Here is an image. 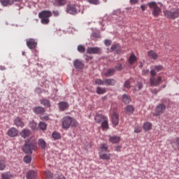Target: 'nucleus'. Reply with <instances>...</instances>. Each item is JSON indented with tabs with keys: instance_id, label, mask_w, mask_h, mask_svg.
Segmentation results:
<instances>
[{
	"instance_id": "nucleus-8",
	"label": "nucleus",
	"mask_w": 179,
	"mask_h": 179,
	"mask_svg": "<svg viewBox=\"0 0 179 179\" xmlns=\"http://www.w3.org/2000/svg\"><path fill=\"white\" fill-rule=\"evenodd\" d=\"M27 45L29 50H34V48L37 47V42L36 41V39L29 38L27 39Z\"/></svg>"
},
{
	"instance_id": "nucleus-33",
	"label": "nucleus",
	"mask_w": 179,
	"mask_h": 179,
	"mask_svg": "<svg viewBox=\"0 0 179 179\" xmlns=\"http://www.w3.org/2000/svg\"><path fill=\"white\" fill-rule=\"evenodd\" d=\"M101 128L102 129H108V121L107 120V118L102 122Z\"/></svg>"
},
{
	"instance_id": "nucleus-32",
	"label": "nucleus",
	"mask_w": 179,
	"mask_h": 179,
	"mask_svg": "<svg viewBox=\"0 0 179 179\" xmlns=\"http://www.w3.org/2000/svg\"><path fill=\"white\" fill-rule=\"evenodd\" d=\"M143 129L145 131H150V129H152V123H150V122L144 123Z\"/></svg>"
},
{
	"instance_id": "nucleus-22",
	"label": "nucleus",
	"mask_w": 179,
	"mask_h": 179,
	"mask_svg": "<svg viewBox=\"0 0 179 179\" xmlns=\"http://www.w3.org/2000/svg\"><path fill=\"white\" fill-rule=\"evenodd\" d=\"M135 111V108L132 105H129L124 108L126 114H132Z\"/></svg>"
},
{
	"instance_id": "nucleus-4",
	"label": "nucleus",
	"mask_w": 179,
	"mask_h": 179,
	"mask_svg": "<svg viewBox=\"0 0 179 179\" xmlns=\"http://www.w3.org/2000/svg\"><path fill=\"white\" fill-rule=\"evenodd\" d=\"M164 15L169 19H177L179 17V9L178 8H172L170 10L164 11Z\"/></svg>"
},
{
	"instance_id": "nucleus-25",
	"label": "nucleus",
	"mask_w": 179,
	"mask_h": 179,
	"mask_svg": "<svg viewBox=\"0 0 179 179\" xmlns=\"http://www.w3.org/2000/svg\"><path fill=\"white\" fill-rule=\"evenodd\" d=\"M122 101L124 104H129L131 103V96H128L127 94L122 95Z\"/></svg>"
},
{
	"instance_id": "nucleus-1",
	"label": "nucleus",
	"mask_w": 179,
	"mask_h": 179,
	"mask_svg": "<svg viewBox=\"0 0 179 179\" xmlns=\"http://www.w3.org/2000/svg\"><path fill=\"white\" fill-rule=\"evenodd\" d=\"M62 122L63 129H69L71 125H72V127H76L78 125L76 120L73 119L71 116L64 117L62 120Z\"/></svg>"
},
{
	"instance_id": "nucleus-23",
	"label": "nucleus",
	"mask_w": 179,
	"mask_h": 179,
	"mask_svg": "<svg viewBox=\"0 0 179 179\" xmlns=\"http://www.w3.org/2000/svg\"><path fill=\"white\" fill-rule=\"evenodd\" d=\"M99 157L102 160H109L110 154L108 152H99Z\"/></svg>"
},
{
	"instance_id": "nucleus-24",
	"label": "nucleus",
	"mask_w": 179,
	"mask_h": 179,
	"mask_svg": "<svg viewBox=\"0 0 179 179\" xmlns=\"http://www.w3.org/2000/svg\"><path fill=\"white\" fill-rule=\"evenodd\" d=\"M148 54V57H150L151 59H157V58H159V55H157V53H156L153 50L149 51Z\"/></svg>"
},
{
	"instance_id": "nucleus-2",
	"label": "nucleus",
	"mask_w": 179,
	"mask_h": 179,
	"mask_svg": "<svg viewBox=\"0 0 179 179\" xmlns=\"http://www.w3.org/2000/svg\"><path fill=\"white\" fill-rule=\"evenodd\" d=\"M52 16V13L50 10H44L38 13V17L41 19L42 24H48L50 18Z\"/></svg>"
},
{
	"instance_id": "nucleus-42",
	"label": "nucleus",
	"mask_w": 179,
	"mask_h": 179,
	"mask_svg": "<svg viewBox=\"0 0 179 179\" xmlns=\"http://www.w3.org/2000/svg\"><path fill=\"white\" fill-rule=\"evenodd\" d=\"M106 78H110V76H113V69H109L106 73H105Z\"/></svg>"
},
{
	"instance_id": "nucleus-38",
	"label": "nucleus",
	"mask_w": 179,
	"mask_h": 179,
	"mask_svg": "<svg viewBox=\"0 0 179 179\" xmlns=\"http://www.w3.org/2000/svg\"><path fill=\"white\" fill-rule=\"evenodd\" d=\"M96 93L98 94H104V93H106V89H103L100 87H98L96 88Z\"/></svg>"
},
{
	"instance_id": "nucleus-50",
	"label": "nucleus",
	"mask_w": 179,
	"mask_h": 179,
	"mask_svg": "<svg viewBox=\"0 0 179 179\" xmlns=\"http://www.w3.org/2000/svg\"><path fill=\"white\" fill-rule=\"evenodd\" d=\"M85 61L86 62H88L89 61L93 59V57L92 56H89L87 55H85Z\"/></svg>"
},
{
	"instance_id": "nucleus-19",
	"label": "nucleus",
	"mask_w": 179,
	"mask_h": 179,
	"mask_svg": "<svg viewBox=\"0 0 179 179\" xmlns=\"http://www.w3.org/2000/svg\"><path fill=\"white\" fill-rule=\"evenodd\" d=\"M113 124L115 127L118 125V123L120 122V118H119L118 114H117V113H115V112L113 113Z\"/></svg>"
},
{
	"instance_id": "nucleus-10",
	"label": "nucleus",
	"mask_w": 179,
	"mask_h": 179,
	"mask_svg": "<svg viewBox=\"0 0 179 179\" xmlns=\"http://www.w3.org/2000/svg\"><path fill=\"white\" fill-rule=\"evenodd\" d=\"M162 80V76H159L157 79H156L155 77H150V86H159Z\"/></svg>"
},
{
	"instance_id": "nucleus-37",
	"label": "nucleus",
	"mask_w": 179,
	"mask_h": 179,
	"mask_svg": "<svg viewBox=\"0 0 179 179\" xmlns=\"http://www.w3.org/2000/svg\"><path fill=\"white\" fill-rule=\"evenodd\" d=\"M1 3L3 6H8V5H12L10 0H1Z\"/></svg>"
},
{
	"instance_id": "nucleus-15",
	"label": "nucleus",
	"mask_w": 179,
	"mask_h": 179,
	"mask_svg": "<svg viewBox=\"0 0 179 179\" xmlns=\"http://www.w3.org/2000/svg\"><path fill=\"white\" fill-rule=\"evenodd\" d=\"M66 2H68V0H53V5L55 6H64V5H66Z\"/></svg>"
},
{
	"instance_id": "nucleus-16",
	"label": "nucleus",
	"mask_w": 179,
	"mask_h": 179,
	"mask_svg": "<svg viewBox=\"0 0 179 179\" xmlns=\"http://www.w3.org/2000/svg\"><path fill=\"white\" fill-rule=\"evenodd\" d=\"M37 178V173L36 171L31 170L27 173V179H36Z\"/></svg>"
},
{
	"instance_id": "nucleus-26",
	"label": "nucleus",
	"mask_w": 179,
	"mask_h": 179,
	"mask_svg": "<svg viewBox=\"0 0 179 179\" xmlns=\"http://www.w3.org/2000/svg\"><path fill=\"white\" fill-rule=\"evenodd\" d=\"M99 152L108 153V145L107 144H101Z\"/></svg>"
},
{
	"instance_id": "nucleus-47",
	"label": "nucleus",
	"mask_w": 179,
	"mask_h": 179,
	"mask_svg": "<svg viewBox=\"0 0 179 179\" xmlns=\"http://www.w3.org/2000/svg\"><path fill=\"white\" fill-rule=\"evenodd\" d=\"M45 174L46 176V178H48V179L52 178V173L51 172L46 171L45 172Z\"/></svg>"
},
{
	"instance_id": "nucleus-28",
	"label": "nucleus",
	"mask_w": 179,
	"mask_h": 179,
	"mask_svg": "<svg viewBox=\"0 0 179 179\" xmlns=\"http://www.w3.org/2000/svg\"><path fill=\"white\" fill-rule=\"evenodd\" d=\"M38 146H40V148H41V149L44 150L46 148V143L45 141H44L43 138H40L38 141Z\"/></svg>"
},
{
	"instance_id": "nucleus-41",
	"label": "nucleus",
	"mask_w": 179,
	"mask_h": 179,
	"mask_svg": "<svg viewBox=\"0 0 179 179\" xmlns=\"http://www.w3.org/2000/svg\"><path fill=\"white\" fill-rule=\"evenodd\" d=\"M111 83H113V80L111 79H106L103 80V85H105L106 86H108L111 85Z\"/></svg>"
},
{
	"instance_id": "nucleus-63",
	"label": "nucleus",
	"mask_w": 179,
	"mask_h": 179,
	"mask_svg": "<svg viewBox=\"0 0 179 179\" xmlns=\"http://www.w3.org/2000/svg\"><path fill=\"white\" fill-rule=\"evenodd\" d=\"M110 141H113V138L112 137L110 138Z\"/></svg>"
},
{
	"instance_id": "nucleus-3",
	"label": "nucleus",
	"mask_w": 179,
	"mask_h": 179,
	"mask_svg": "<svg viewBox=\"0 0 179 179\" xmlns=\"http://www.w3.org/2000/svg\"><path fill=\"white\" fill-rule=\"evenodd\" d=\"M147 6H149L154 17H159V15L162 13V9L159 7L157 3L155 1L148 2L147 3Z\"/></svg>"
},
{
	"instance_id": "nucleus-35",
	"label": "nucleus",
	"mask_w": 179,
	"mask_h": 179,
	"mask_svg": "<svg viewBox=\"0 0 179 179\" xmlns=\"http://www.w3.org/2000/svg\"><path fill=\"white\" fill-rule=\"evenodd\" d=\"M77 50L78 51V52L83 54V52L86 51V49L85 48V46H83V45H79L77 48Z\"/></svg>"
},
{
	"instance_id": "nucleus-62",
	"label": "nucleus",
	"mask_w": 179,
	"mask_h": 179,
	"mask_svg": "<svg viewBox=\"0 0 179 179\" xmlns=\"http://www.w3.org/2000/svg\"><path fill=\"white\" fill-rule=\"evenodd\" d=\"M143 72L144 73H149V70H144Z\"/></svg>"
},
{
	"instance_id": "nucleus-34",
	"label": "nucleus",
	"mask_w": 179,
	"mask_h": 179,
	"mask_svg": "<svg viewBox=\"0 0 179 179\" xmlns=\"http://www.w3.org/2000/svg\"><path fill=\"white\" fill-rule=\"evenodd\" d=\"M5 167H6V162L3 159L0 160V171H2L5 170Z\"/></svg>"
},
{
	"instance_id": "nucleus-11",
	"label": "nucleus",
	"mask_w": 179,
	"mask_h": 179,
	"mask_svg": "<svg viewBox=\"0 0 179 179\" xmlns=\"http://www.w3.org/2000/svg\"><path fill=\"white\" fill-rule=\"evenodd\" d=\"M73 65L76 69H83L85 68V64L78 59L73 61Z\"/></svg>"
},
{
	"instance_id": "nucleus-54",
	"label": "nucleus",
	"mask_w": 179,
	"mask_h": 179,
	"mask_svg": "<svg viewBox=\"0 0 179 179\" xmlns=\"http://www.w3.org/2000/svg\"><path fill=\"white\" fill-rule=\"evenodd\" d=\"M41 120H43V121H48L50 120V117L47 115L41 116Z\"/></svg>"
},
{
	"instance_id": "nucleus-49",
	"label": "nucleus",
	"mask_w": 179,
	"mask_h": 179,
	"mask_svg": "<svg viewBox=\"0 0 179 179\" xmlns=\"http://www.w3.org/2000/svg\"><path fill=\"white\" fill-rule=\"evenodd\" d=\"M29 127L30 128H31V129H36V127H37V124H36V122H32L29 123Z\"/></svg>"
},
{
	"instance_id": "nucleus-57",
	"label": "nucleus",
	"mask_w": 179,
	"mask_h": 179,
	"mask_svg": "<svg viewBox=\"0 0 179 179\" xmlns=\"http://www.w3.org/2000/svg\"><path fill=\"white\" fill-rule=\"evenodd\" d=\"M138 2H139V0H130L131 5H136Z\"/></svg>"
},
{
	"instance_id": "nucleus-59",
	"label": "nucleus",
	"mask_w": 179,
	"mask_h": 179,
	"mask_svg": "<svg viewBox=\"0 0 179 179\" xmlns=\"http://www.w3.org/2000/svg\"><path fill=\"white\" fill-rule=\"evenodd\" d=\"M141 8L142 9L143 12H145V10H146V6L145 4H142L141 6Z\"/></svg>"
},
{
	"instance_id": "nucleus-51",
	"label": "nucleus",
	"mask_w": 179,
	"mask_h": 179,
	"mask_svg": "<svg viewBox=\"0 0 179 179\" xmlns=\"http://www.w3.org/2000/svg\"><path fill=\"white\" fill-rule=\"evenodd\" d=\"M96 85H104V80H101V79H96L95 80Z\"/></svg>"
},
{
	"instance_id": "nucleus-29",
	"label": "nucleus",
	"mask_w": 179,
	"mask_h": 179,
	"mask_svg": "<svg viewBox=\"0 0 179 179\" xmlns=\"http://www.w3.org/2000/svg\"><path fill=\"white\" fill-rule=\"evenodd\" d=\"M113 51H115V52H117V54H120L121 52V47L119 44H113Z\"/></svg>"
},
{
	"instance_id": "nucleus-20",
	"label": "nucleus",
	"mask_w": 179,
	"mask_h": 179,
	"mask_svg": "<svg viewBox=\"0 0 179 179\" xmlns=\"http://www.w3.org/2000/svg\"><path fill=\"white\" fill-rule=\"evenodd\" d=\"M106 119L107 117L103 115H96L94 118L96 122H98V124H100V122H102V121H104Z\"/></svg>"
},
{
	"instance_id": "nucleus-5",
	"label": "nucleus",
	"mask_w": 179,
	"mask_h": 179,
	"mask_svg": "<svg viewBox=\"0 0 179 179\" xmlns=\"http://www.w3.org/2000/svg\"><path fill=\"white\" fill-rule=\"evenodd\" d=\"M34 149H36V143H30L29 141L22 147L23 152L27 155H31L32 150H34Z\"/></svg>"
},
{
	"instance_id": "nucleus-36",
	"label": "nucleus",
	"mask_w": 179,
	"mask_h": 179,
	"mask_svg": "<svg viewBox=\"0 0 179 179\" xmlns=\"http://www.w3.org/2000/svg\"><path fill=\"white\" fill-rule=\"evenodd\" d=\"M39 128L42 131H45V129H47V124H45V122H41L39 123Z\"/></svg>"
},
{
	"instance_id": "nucleus-30",
	"label": "nucleus",
	"mask_w": 179,
	"mask_h": 179,
	"mask_svg": "<svg viewBox=\"0 0 179 179\" xmlns=\"http://www.w3.org/2000/svg\"><path fill=\"white\" fill-rule=\"evenodd\" d=\"M52 137L55 141H58V139H61V134L59 132L55 131L52 134Z\"/></svg>"
},
{
	"instance_id": "nucleus-56",
	"label": "nucleus",
	"mask_w": 179,
	"mask_h": 179,
	"mask_svg": "<svg viewBox=\"0 0 179 179\" xmlns=\"http://www.w3.org/2000/svg\"><path fill=\"white\" fill-rule=\"evenodd\" d=\"M122 148V147L121 145H116V146H115L116 152H121V148Z\"/></svg>"
},
{
	"instance_id": "nucleus-7",
	"label": "nucleus",
	"mask_w": 179,
	"mask_h": 179,
	"mask_svg": "<svg viewBox=\"0 0 179 179\" xmlns=\"http://www.w3.org/2000/svg\"><path fill=\"white\" fill-rule=\"evenodd\" d=\"M166 111V106L163 103H159L155 109V113H153L154 117H159Z\"/></svg>"
},
{
	"instance_id": "nucleus-48",
	"label": "nucleus",
	"mask_w": 179,
	"mask_h": 179,
	"mask_svg": "<svg viewBox=\"0 0 179 179\" xmlns=\"http://www.w3.org/2000/svg\"><path fill=\"white\" fill-rule=\"evenodd\" d=\"M111 43H112L111 40L106 39L104 41V44L106 47H110V45H111Z\"/></svg>"
},
{
	"instance_id": "nucleus-44",
	"label": "nucleus",
	"mask_w": 179,
	"mask_h": 179,
	"mask_svg": "<svg viewBox=\"0 0 179 179\" xmlns=\"http://www.w3.org/2000/svg\"><path fill=\"white\" fill-rule=\"evenodd\" d=\"M124 87H126V89H131V82L129 81V80H127L125 81Z\"/></svg>"
},
{
	"instance_id": "nucleus-9",
	"label": "nucleus",
	"mask_w": 179,
	"mask_h": 179,
	"mask_svg": "<svg viewBox=\"0 0 179 179\" xmlns=\"http://www.w3.org/2000/svg\"><path fill=\"white\" fill-rule=\"evenodd\" d=\"M87 54H101V48L99 47H90L87 49Z\"/></svg>"
},
{
	"instance_id": "nucleus-64",
	"label": "nucleus",
	"mask_w": 179,
	"mask_h": 179,
	"mask_svg": "<svg viewBox=\"0 0 179 179\" xmlns=\"http://www.w3.org/2000/svg\"><path fill=\"white\" fill-rule=\"evenodd\" d=\"M111 48V50H113V46H111V48Z\"/></svg>"
},
{
	"instance_id": "nucleus-18",
	"label": "nucleus",
	"mask_w": 179,
	"mask_h": 179,
	"mask_svg": "<svg viewBox=\"0 0 179 179\" xmlns=\"http://www.w3.org/2000/svg\"><path fill=\"white\" fill-rule=\"evenodd\" d=\"M33 111L35 114H43V113H45V110L41 106L34 108Z\"/></svg>"
},
{
	"instance_id": "nucleus-46",
	"label": "nucleus",
	"mask_w": 179,
	"mask_h": 179,
	"mask_svg": "<svg viewBox=\"0 0 179 179\" xmlns=\"http://www.w3.org/2000/svg\"><path fill=\"white\" fill-rule=\"evenodd\" d=\"M154 69H155L157 72H159L160 71H163V66L162 65H157L155 66Z\"/></svg>"
},
{
	"instance_id": "nucleus-52",
	"label": "nucleus",
	"mask_w": 179,
	"mask_h": 179,
	"mask_svg": "<svg viewBox=\"0 0 179 179\" xmlns=\"http://www.w3.org/2000/svg\"><path fill=\"white\" fill-rule=\"evenodd\" d=\"M156 73H157L156 69L151 70L150 71L151 78H155V76H156Z\"/></svg>"
},
{
	"instance_id": "nucleus-13",
	"label": "nucleus",
	"mask_w": 179,
	"mask_h": 179,
	"mask_svg": "<svg viewBox=\"0 0 179 179\" xmlns=\"http://www.w3.org/2000/svg\"><path fill=\"white\" fill-rule=\"evenodd\" d=\"M58 106L60 111H65V110H68L69 108V104H68L66 101L59 102Z\"/></svg>"
},
{
	"instance_id": "nucleus-40",
	"label": "nucleus",
	"mask_w": 179,
	"mask_h": 179,
	"mask_svg": "<svg viewBox=\"0 0 179 179\" xmlns=\"http://www.w3.org/2000/svg\"><path fill=\"white\" fill-rule=\"evenodd\" d=\"M89 3H92V5H99L100 1L99 0H87Z\"/></svg>"
},
{
	"instance_id": "nucleus-17",
	"label": "nucleus",
	"mask_w": 179,
	"mask_h": 179,
	"mask_svg": "<svg viewBox=\"0 0 179 179\" xmlns=\"http://www.w3.org/2000/svg\"><path fill=\"white\" fill-rule=\"evenodd\" d=\"M14 124L16 125V127H20L21 128L24 127V122H23L20 117H16L14 120Z\"/></svg>"
},
{
	"instance_id": "nucleus-14",
	"label": "nucleus",
	"mask_w": 179,
	"mask_h": 179,
	"mask_svg": "<svg viewBox=\"0 0 179 179\" xmlns=\"http://www.w3.org/2000/svg\"><path fill=\"white\" fill-rule=\"evenodd\" d=\"M31 134V131H30V130L27 129H24L20 133V135L22 136V138H24V139H26V138H29V136H30Z\"/></svg>"
},
{
	"instance_id": "nucleus-58",
	"label": "nucleus",
	"mask_w": 179,
	"mask_h": 179,
	"mask_svg": "<svg viewBox=\"0 0 179 179\" xmlns=\"http://www.w3.org/2000/svg\"><path fill=\"white\" fill-rule=\"evenodd\" d=\"M54 16L57 17V16H59V12L58 10H54L52 12Z\"/></svg>"
},
{
	"instance_id": "nucleus-45",
	"label": "nucleus",
	"mask_w": 179,
	"mask_h": 179,
	"mask_svg": "<svg viewBox=\"0 0 179 179\" xmlns=\"http://www.w3.org/2000/svg\"><path fill=\"white\" fill-rule=\"evenodd\" d=\"M92 40H94L96 38H100V34H99L96 32H94L92 34Z\"/></svg>"
},
{
	"instance_id": "nucleus-27",
	"label": "nucleus",
	"mask_w": 179,
	"mask_h": 179,
	"mask_svg": "<svg viewBox=\"0 0 179 179\" xmlns=\"http://www.w3.org/2000/svg\"><path fill=\"white\" fill-rule=\"evenodd\" d=\"M13 177V175L10 174V172H4L1 173V179H10Z\"/></svg>"
},
{
	"instance_id": "nucleus-21",
	"label": "nucleus",
	"mask_w": 179,
	"mask_h": 179,
	"mask_svg": "<svg viewBox=\"0 0 179 179\" xmlns=\"http://www.w3.org/2000/svg\"><path fill=\"white\" fill-rule=\"evenodd\" d=\"M138 61V58L135 55V54L132 53L129 57V64L132 65L133 64H135Z\"/></svg>"
},
{
	"instance_id": "nucleus-12",
	"label": "nucleus",
	"mask_w": 179,
	"mask_h": 179,
	"mask_svg": "<svg viewBox=\"0 0 179 179\" xmlns=\"http://www.w3.org/2000/svg\"><path fill=\"white\" fill-rule=\"evenodd\" d=\"M19 134V131L16 129V128L12 127L10 129H8L7 132V135L8 136H10V138H15L17 135Z\"/></svg>"
},
{
	"instance_id": "nucleus-31",
	"label": "nucleus",
	"mask_w": 179,
	"mask_h": 179,
	"mask_svg": "<svg viewBox=\"0 0 179 179\" xmlns=\"http://www.w3.org/2000/svg\"><path fill=\"white\" fill-rule=\"evenodd\" d=\"M41 104H43V106H45V107H51V103H50V101L48 99H41Z\"/></svg>"
},
{
	"instance_id": "nucleus-61",
	"label": "nucleus",
	"mask_w": 179,
	"mask_h": 179,
	"mask_svg": "<svg viewBox=\"0 0 179 179\" xmlns=\"http://www.w3.org/2000/svg\"><path fill=\"white\" fill-rule=\"evenodd\" d=\"M14 2H23V0H13Z\"/></svg>"
},
{
	"instance_id": "nucleus-60",
	"label": "nucleus",
	"mask_w": 179,
	"mask_h": 179,
	"mask_svg": "<svg viewBox=\"0 0 179 179\" xmlns=\"http://www.w3.org/2000/svg\"><path fill=\"white\" fill-rule=\"evenodd\" d=\"M142 87H143V85H142V83H138V90H141Z\"/></svg>"
},
{
	"instance_id": "nucleus-55",
	"label": "nucleus",
	"mask_w": 179,
	"mask_h": 179,
	"mask_svg": "<svg viewBox=\"0 0 179 179\" xmlns=\"http://www.w3.org/2000/svg\"><path fill=\"white\" fill-rule=\"evenodd\" d=\"M141 131H142V129L141 127H136L134 129V132L136 134H139V132H141Z\"/></svg>"
},
{
	"instance_id": "nucleus-43",
	"label": "nucleus",
	"mask_w": 179,
	"mask_h": 179,
	"mask_svg": "<svg viewBox=\"0 0 179 179\" xmlns=\"http://www.w3.org/2000/svg\"><path fill=\"white\" fill-rule=\"evenodd\" d=\"M24 162L25 163H30L31 162V157L27 155L24 157Z\"/></svg>"
},
{
	"instance_id": "nucleus-53",
	"label": "nucleus",
	"mask_w": 179,
	"mask_h": 179,
	"mask_svg": "<svg viewBox=\"0 0 179 179\" xmlns=\"http://www.w3.org/2000/svg\"><path fill=\"white\" fill-rule=\"evenodd\" d=\"M116 69H117V71H122V64H117L116 66Z\"/></svg>"
},
{
	"instance_id": "nucleus-39",
	"label": "nucleus",
	"mask_w": 179,
	"mask_h": 179,
	"mask_svg": "<svg viewBox=\"0 0 179 179\" xmlns=\"http://www.w3.org/2000/svg\"><path fill=\"white\" fill-rule=\"evenodd\" d=\"M121 141V137L115 136L113 137V143H118Z\"/></svg>"
},
{
	"instance_id": "nucleus-6",
	"label": "nucleus",
	"mask_w": 179,
	"mask_h": 179,
	"mask_svg": "<svg viewBox=\"0 0 179 179\" xmlns=\"http://www.w3.org/2000/svg\"><path fill=\"white\" fill-rule=\"evenodd\" d=\"M78 8H79V6L68 4L66 6V12L67 13H70V15H76V13L80 12V10Z\"/></svg>"
}]
</instances>
